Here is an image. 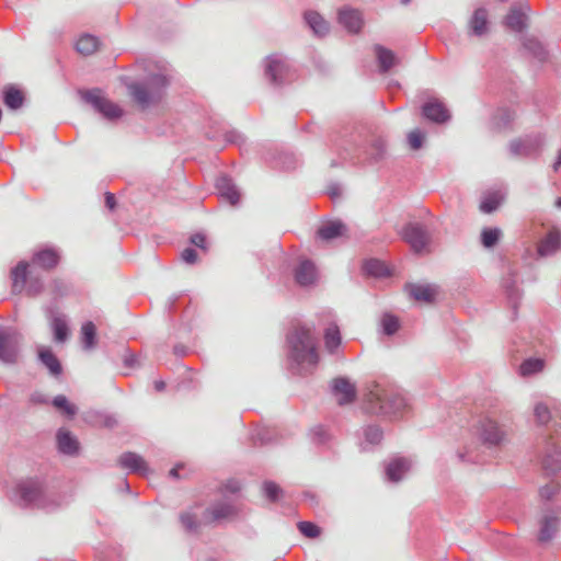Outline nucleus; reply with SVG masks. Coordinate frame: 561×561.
<instances>
[{"mask_svg":"<svg viewBox=\"0 0 561 561\" xmlns=\"http://www.w3.org/2000/svg\"><path fill=\"white\" fill-rule=\"evenodd\" d=\"M16 504L22 508H37L47 512L59 506L56 494L44 478L32 477L21 480L14 488Z\"/></svg>","mask_w":561,"mask_h":561,"instance_id":"nucleus-1","label":"nucleus"},{"mask_svg":"<svg viewBox=\"0 0 561 561\" xmlns=\"http://www.w3.org/2000/svg\"><path fill=\"white\" fill-rule=\"evenodd\" d=\"M366 410L389 417L400 416L408 408L405 398L394 388L374 383L365 399Z\"/></svg>","mask_w":561,"mask_h":561,"instance_id":"nucleus-2","label":"nucleus"},{"mask_svg":"<svg viewBox=\"0 0 561 561\" xmlns=\"http://www.w3.org/2000/svg\"><path fill=\"white\" fill-rule=\"evenodd\" d=\"M169 83V78L162 71L152 72L142 78V117L161 113Z\"/></svg>","mask_w":561,"mask_h":561,"instance_id":"nucleus-3","label":"nucleus"},{"mask_svg":"<svg viewBox=\"0 0 561 561\" xmlns=\"http://www.w3.org/2000/svg\"><path fill=\"white\" fill-rule=\"evenodd\" d=\"M81 101L89 104L103 119L115 123L124 116V110L111 101L103 89L91 88L78 91Z\"/></svg>","mask_w":561,"mask_h":561,"instance_id":"nucleus-4","label":"nucleus"},{"mask_svg":"<svg viewBox=\"0 0 561 561\" xmlns=\"http://www.w3.org/2000/svg\"><path fill=\"white\" fill-rule=\"evenodd\" d=\"M290 345V356L298 364L316 365L318 354L316 342L309 329L305 327L296 328L288 336Z\"/></svg>","mask_w":561,"mask_h":561,"instance_id":"nucleus-5","label":"nucleus"},{"mask_svg":"<svg viewBox=\"0 0 561 561\" xmlns=\"http://www.w3.org/2000/svg\"><path fill=\"white\" fill-rule=\"evenodd\" d=\"M28 267L30 263L22 260L12 268V291L20 294L25 289L28 297H37L44 291L45 284L41 276L36 275L28 278Z\"/></svg>","mask_w":561,"mask_h":561,"instance_id":"nucleus-6","label":"nucleus"},{"mask_svg":"<svg viewBox=\"0 0 561 561\" xmlns=\"http://www.w3.org/2000/svg\"><path fill=\"white\" fill-rule=\"evenodd\" d=\"M263 70L265 80L275 88L287 84L295 78L288 60L278 54H272L264 59Z\"/></svg>","mask_w":561,"mask_h":561,"instance_id":"nucleus-7","label":"nucleus"},{"mask_svg":"<svg viewBox=\"0 0 561 561\" xmlns=\"http://www.w3.org/2000/svg\"><path fill=\"white\" fill-rule=\"evenodd\" d=\"M45 318L49 323L53 340L57 344L66 343L70 337L69 319L67 314L59 311L55 301H50L43 307Z\"/></svg>","mask_w":561,"mask_h":561,"instance_id":"nucleus-8","label":"nucleus"},{"mask_svg":"<svg viewBox=\"0 0 561 561\" xmlns=\"http://www.w3.org/2000/svg\"><path fill=\"white\" fill-rule=\"evenodd\" d=\"M240 508L231 501L220 500L211 503L203 512L204 525L221 524L238 517Z\"/></svg>","mask_w":561,"mask_h":561,"instance_id":"nucleus-9","label":"nucleus"},{"mask_svg":"<svg viewBox=\"0 0 561 561\" xmlns=\"http://www.w3.org/2000/svg\"><path fill=\"white\" fill-rule=\"evenodd\" d=\"M543 141L545 137L541 134L526 135L512 139L508 142V150L513 157L527 158L539 153Z\"/></svg>","mask_w":561,"mask_h":561,"instance_id":"nucleus-10","label":"nucleus"},{"mask_svg":"<svg viewBox=\"0 0 561 561\" xmlns=\"http://www.w3.org/2000/svg\"><path fill=\"white\" fill-rule=\"evenodd\" d=\"M60 257L61 255L57 248L42 245L33 251L28 263L34 267L49 272L58 266Z\"/></svg>","mask_w":561,"mask_h":561,"instance_id":"nucleus-11","label":"nucleus"},{"mask_svg":"<svg viewBox=\"0 0 561 561\" xmlns=\"http://www.w3.org/2000/svg\"><path fill=\"white\" fill-rule=\"evenodd\" d=\"M401 236L415 253H422L430 242L428 231L423 225L417 222L408 224L403 228Z\"/></svg>","mask_w":561,"mask_h":561,"instance_id":"nucleus-12","label":"nucleus"},{"mask_svg":"<svg viewBox=\"0 0 561 561\" xmlns=\"http://www.w3.org/2000/svg\"><path fill=\"white\" fill-rule=\"evenodd\" d=\"M56 447L60 455L77 457L80 454V442L77 436L66 427L56 431Z\"/></svg>","mask_w":561,"mask_h":561,"instance_id":"nucleus-13","label":"nucleus"},{"mask_svg":"<svg viewBox=\"0 0 561 561\" xmlns=\"http://www.w3.org/2000/svg\"><path fill=\"white\" fill-rule=\"evenodd\" d=\"M332 393L340 405L348 404L356 399V387L348 378L339 377L332 381Z\"/></svg>","mask_w":561,"mask_h":561,"instance_id":"nucleus-14","label":"nucleus"},{"mask_svg":"<svg viewBox=\"0 0 561 561\" xmlns=\"http://www.w3.org/2000/svg\"><path fill=\"white\" fill-rule=\"evenodd\" d=\"M538 525V541L541 543L549 542L553 539L559 529L560 518L554 513L546 511L539 518Z\"/></svg>","mask_w":561,"mask_h":561,"instance_id":"nucleus-15","label":"nucleus"},{"mask_svg":"<svg viewBox=\"0 0 561 561\" xmlns=\"http://www.w3.org/2000/svg\"><path fill=\"white\" fill-rule=\"evenodd\" d=\"M489 31V12L485 8H478L468 20V33L471 36L482 37L486 35Z\"/></svg>","mask_w":561,"mask_h":561,"instance_id":"nucleus-16","label":"nucleus"},{"mask_svg":"<svg viewBox=\"0 0 561 561\" xmlns=\"http://www.w3.org/2000/svg\"><path fill=\"white\" fill-rule=\"evenodd\" d=\"M422 114L428 121L437 124L446 123L450 118V113L448 108L442 101L437 99L427 101L422 106Z\"/></svg>","mask_w":561,"mask_h":561,"instance_id":"nucleus-17","label":"nucleus"},{"mask_svg":"<svg viewBox=\"0 0 561 561\" xmlns=\"http://www.w3.org/2000/svg\"><path fill=\"white\" fill-rule=\"evenodd\" d=\"M405 289L414 300L425 304L434 302L438 295V287L432 284H409Z\"/></svg>","mask_w":561,"mask_h":561,"instance_id":"nucleus-18","label":"nucleus"},{"mask_svg":"<svg viewBox=\"0 0 561 561\" xmlns=\"http://www.w3.org/2000/svg\"><path fill=\"white\" fill-rule=\"evenodd\" d=\"M19 348L15 341L5 332L0 331V363L13 365L18 362Z\"/></svg>","mask_w":561,"mask_h":561,"instance_id":"nucleus-19","label":"nucleus"},{"mask_svg":"<svg viewBox=\"0 0 561 561\" xmlns=\"http://www.w3.org/2000/svg\"><path fill=\"white\" fill-rule=\"evenodd\" d=\"M339 23L350 33H358L363 26V15L358 10L343 8L337 14Z\"/></svg>","mask_w":561,"mask_h":561,"instance_id":"nucleus-20","label":"nucleus"},{"mask_svg":"<svg viewBox=\"0 0 561 561\" xmlns=\"http://www.w3.org/2000/svg\"><path fill=\"white\" fill-rule=\"evenodd\" d=\"M37 358L53 377H59L62 374V365L50 347L41 346Z\"/></svg>","mask_w":561,"mask_h":561,"instance_id":"nucleus-21","label":"nucleus"},{"mask_svg":"<svg viewBox=\"0 0 561 561\" xmlns=\"http://www.w3.org/2000/svg\"><path fill=\"white\" fill-rule=\"evenodd\" d=\"M295 279L304 287L314 285L318 279V272L313 262L310 260L301 261L295 271Z\"/></svg>","mask_w":561,"mask_h":561,"instance_id":"nucleus-22","label":"nucleus"},{"mask_svg":"<svg viewBox=\"0 0 561 561\" xmlns=\"http://www.w3.org/2000/svg\"><path fill=\"white\" fill-rule=\"evenodd\" d=\"M561 247V232L553 228L539 242L537 252L539 256H548L556 253Z\"/></svg>","mask_w":561,"mask_h":561,"instance_id":"nucleus-23","label":"nucleus"},{"mask_svg":"<svg viewBox=\"0 0 561 561\" xmlns=\"http://www.w3.org/2000/svg\"><path fill=\"white\" fill-rule=\"evenodd\" d=\"M505 437V433L500 428L496 422L486 420L482 423L481 438L484 444L490 446L500 445Z\"/></svg>","mask_w":561,"mask_h":561,"instance_id":"nucleus-24","label":"nucleus"},{"mask_svg":"<svg viewBox=\"0 0 561 561\" xmlns=\"http://www.w3.org/2000/svg\"><path fill=\"white\" fill-rule=\"evenodd\" d=\"M2 101L8 108L16 111L23 106L25 96L18 87L8 84L2 90Z\"/></svg>","mask_w":561,"mask_h":561,"instance_id":"nucleus-25","label":"nucleus"},{"mask_svg":"<svg viewBox=\"0 0 561 561\" xmlns=\"http://www.w3.org/2000/svg\"><path fill=\"white\" fill-rule=\"evenodd\" d=\"M505 25L514 32H523L527 26V15L522 5L512 7L505 16Z\"/></svg>","mask_w":561,"mask_h":561,"instance_id":"nucleus-26","label":"nucleus"},{"mask_svg":"<svg viewBox=\"0 0 561 561\" xmlns=\"http://www.w3.org/2000/svg\"><path fill=\"white\" fill-rule=\"evenodd\" d=\"M216 187L220 196L226 198L231 205H237L239 203L240 193L231 179L220 176L216 182Z\"/></svg>","mask_w":561,"mask_h":561,"instance_id":"nucleus-27","label":"nucleus"},{"mask_svg":"<svg viewBox=\"0 0 561 561\" xmlns=\"http://www.w3.org/2000/svg\"><path fill=\"white\" fill-rule=\"evenodd\" d=\"M306 23L312 30L314 35L323 37L330 32V24L324 18L316 11H307L304 15Z\"/></svg>","mask_w":561,"mask_h":561,"instance_id":"nucleus-28","label":"nucleus"},{"mask_svg":"<svg viewBox=\"0 0 561 561\" xmlns=\"http://www.w3.org/2000/svg\"><path fill=\"white\" fill-rule=\"evenodd\" d=\"M80 340L83 350H93L98 344V330L93 321H85L81 325Z\"/></svg>","mask_w":561,"mask_h":561,"instance_id":"nucleus-29","label":"nucleus"},{"mask_svg":"<svg viewBox=\"0 0 561 561\" xmlns=\"http://www.w3.org/2000/svg\"><path fill=\"white\" fill-rule=\"evenodd\" d=\"M410 461L405 458H397L390 461L386 468V474L392 482H399L410 469Z\"/></svg>","mask_w":561,"mask_h":561,"instance_id":"nucleus-30","label":"nucleus"},{"mask_svg":"<svg viewBox=\"0 0 561 561\" xmlns=\"http://www.w3.org/2000/svg\"><path fill=\"white\" fill-rule=\"evenodd\" d=\"M100 46V41L96 36L84 33L76 42V50L83 56H90L94 54Z\"/></svg>","mask_w":561,"mask_h":561,"instance_id":"nucleus-31","label":"nucleus"},{"mask_svg":"<svg viewBox=\"0 0 561 561\" xmlns=\"http://www.w3.org/2000/svg\"><path fill=\"white\" fill-rule=\"evenodd\" d=\"M376 57L381 72H388L399 60L396 54L380 45L375 46Z\"/></svg>","mask_w":561,"mask_h":561,"instance_id":"nucleus-32","label":"nucleus"},{"mask_svg":"<svg viewBox=\"0 0 561 561\" xmlns=\"http://www.w3.org/2000/svg\"><path fill=\"white\" fill-rule=\"evenodd\" d=\"M346 232L347 227L342 221H331L318 230V236L325 241H330L345 236Z\"/></svg>","mask_w":561,"mask_h":561,"instance_id":"nucleus-33","label":"nucleus"},{"mask_svg":"<svg viewBox=\"0 0 561 561\" xmlns=\"http://www.w3.org/2000/svg\"><path fill=\"white\" fill-rule=\"evenodd\" d=\"M524 48L540 61L547 59L548 53L542 43L535 36H524L522 38Z\"/></svg>","mask_w":561,"mask_h":561,"instance_id":"nucleus-34","label":"nucleus"},{"mask_svg":"<svg viewBox=\"0 0 561 561\" xmlns=\"http://www.w3.org/2000/svg\"><path fill=\"white\" fill-rule=\"evenodd\" d=\"M505 198V194L500 191H493L484 194L481 203L480 210L485 214H491L499 208Z\"/></svg>","mask_w":561,"mask_h":561,"instance_id":"nucleus-35","label":"nucleus"},{"mask_svg":"<svg viewBox=\"0 0 561 561\" xmlns=\"http://www.w3.org/2000/svg\"><path fill=\"white\" fill-rule=\"evenodd\" d=\"M542 466L550 472H557L561 469V451L554 445H550L542 459Z\"/></svg>","mask_w":561,"mask_h":561,"instance_id":"nucleus-36","label":"nucleus"},{"mask_svg":"<svg viewBox=\"0 0 561 561\" xmlns=\"http://www.w3.org/2000/svg\"><path fill=\"white\" fill-rule=\"evenodd\" d=\"M53 407L66 415L68 419H73L78 413V407L70 402L65 394H58L51 400Z\"/></svg>","mask_w":561,"mask_h":561,"instance_id":"nucleus-37","label":"nucleus"},{"mask_svg":"<svg viewBox=\"0 0 561 561\" xmlns=\"http://www.w3.org/2000/svg\"><path fill=\"white\" fill-rule=\"evenodd\" d=\"M90 422L94 426L112 430L117 425V420L114 414L96 411L89 415Z\"/></svg>","mask_w":561,"mask_h":561,"instance_id":"nucleus-38","label":"nucleus"},{"mask_svg":"<svg viewBox=\"0 0 561 561\" xmlns=\"http://www.w3.org/2000/svg\"><path fill=\"white\" fill-rule=\"evenodd\" d=\"M364 271L375 277H382L389 275V270L386 264L379 260L371 259L365 262Z\"/></svg>","mask_w":561,"mask_h":561,"instance_id":"nucleus-39","label":"nucleus"},{"mask_svg":"<svg viewBox=\"0 0 561 561\" xmlns=\"http://www.w3.org/2000/svg\"><path fill=\"white\" fill-rule=\"evenodd\" d=\"M545 367V362L541 358H528L524 360L519 367L520 375L526 377L541 371Z\"/></svg>","mask_w":561,"mask_h":561,"instance_id":"nucleus-40","label":"nucleus"},{"mask_svg":"<svg viewBox=\"0 0 561 561\" xmlns=\"http://www.w3.org/2000/svg\"><path fill=\"white\" fill-rule=\"evenodd\" d=\"M119 80L122 84L126 87L128 94L131 96L133 101L137 104H140V80L131 79L128 76H121Z\"/></svg>","mask_w":561,"mask_h":561,"instance_id":"nucleus-41","label":"nucleus"},{"mask_svg":"<svg viewBox=\"0 0 561 561\" xmlns=\"http://www.w3.org/2000/svg\"><path fill=\"white\" fill-rule=\"evenodd\" d=\"M325 347L330 353H334L341 344V334L336 325L329 327L324 335Z\"/></svg>","mask_w":561,"mask_h":561,"instance_id":"nucleus-42","label":"nucleus"},{"mask_svg":"<svg viewBox=\"0 0 561 561\" xmlns=\"http://www.w3.org/2000/svg\"><path fill=\"white\" fill-rule=\"evenodd\" d=\"M182 526L190 533H197L199 527L204 525L203 517L197 519V516L191 512H183L180 515Z\"/></svg>","mask_w":561,"mask_h":561,"instance_id":"nucleus-43","label":"nucleus"},{"mask_svg":"<svg viewBox=\"0 0 561 561\" xmlns=\"http://www.w3.org/2000/svg\"><path fill=\"white\" fill-rule=\"evenodd\" d=\"M50 286H51V293L55 296L53 301H55L56 304H57V301H56L57 298L66 297V296L70 295V293L72 290L71 284L66 282L62 278H54L51 280Z\"/></svg>","mask_w":561,"mask_h":561,"instance_id":"nucleus-44","label":"nucleus"},{"mask_svg":"<svg viewBox=\"0 0 561 561\" xmlns=\"http://www.w3.org/2000/svg\"><path fill=\"white\" fill-rule=\"evenodd\" d=\"M514 119V113L507 108H501L493 117V125L497 130L506 128Z\"/></svg>","mask_w":561,"mask_h":561,"instance_id":"nucleus-45","label":"nucleus"},{"mask_svg":"<svg viewBox=\"0 0 561 561\" xmlns=\"http://www.w3.org/2000/svg\"><path fill=\"white\" fill-rule=\"evenodd\" d=\"M121 465L128 468L134 473H140V455L135 453H124L121 456Z\"/></svg>","mask_w":561,"mask_h":561,"instance_id":"nucleus-46","label":"nucleus"},{"mask_svg":"<svg viewBox=\"0 0 561 561\" xmlns=\"http://www.w3.org/2000/svg\"><path fill=\"white\" fill-rule=\"evenodd\" d=\"M502 234L499 228H485L481 232V242L485 248H493L500 240Z\"/></svg>","mask_w":561,"mask_h":561,"instance_id":"nucleus-47","label":"nucleus"},{"mask_svg":"<svg viewBox=\"0 0 561 561\" xmlns=\"http://www.w3.org/2000/svg\"><path fill=\"white\" fill-rule=\"evenodd\" d=\"M263 491L265 496L272 502H276L283 496L282 488L273 481H265L263 483Z\"/></svg>","mask_w":561,"mask_h":561,"instance_id":"nucleus-48","label":"nucleus"},{"mask_svg":"<svg viewBox=\"0 0 561 561\" xmlns=\"http://www.w3.org/2000/svg\"><path fill=\"white\" fill-rule=\"evenodd\" d=\"M381 327L385 334L392 335L399 329V319L392 314L385 313L381 318Z\"/></svg>","mask_w":561,"mask_h":561,"instance_id":"nucleus-49","label":"nucleus"},{"mask_svg":"<svg viewBox=\"0 0 561 561\" xmlns=\"http://www.w3.org/2000/svg\"><path fill=\"white\" fill-rule=\"evenodd\" d=\"M536 422L540 425H546L551 420V412L543 403H537L534 409Z\"/></svg>","mask_w":561,"mask_h":561,"instance_id":"nucleus-50","label":"nucleus"},{"mask_svg":"<svg viewBox=\"0 0 561 561\" xmlns=\"http://www.w3.org/2000/svg\"><path fill=\"white\" fill-rule=\"evenodd\" d=\"M298 529L304 536L308 538H317L321 534L320 527L311 522H299Z\"/></svg>","mask_w":561,"mask_h":561,"instance_id":"nucleus-51","label":"nucleus"},{"mask_svg":"<svg viewBox=\"0 0 561 561\" xmlns=\"http://www.w3.org/2000/svg\"><path fill=\"white\" fill-rule=\"evenodd\" d=\"M424 139L425 134L419 128L413 129L408 134V144L413 150H419L423 146Z\"/></svg>","mask_w":561,"mask_h":561,"instance_id":"nucleus-52","label":"nucleus"},{"mask_svg":"<svg viewBox=\"0 0 561 561\" xmlns=\"http://www.w3.org/2000/svg\"><path fill=\"white\" fill-rule=\"evenodd\" d=\"M365 437L369 443L378 444L382 438V431L378 426H368L365 430Z\"/></svg>","mask_w":561,"mask_h":561,"instance_id":"nucleus-53","label":"nucleus"},{"mask_svg":"<svg viewBox=\"0 0 561 561\" xmlns=\"http://www.w3.org/2000/svg\"><path fill=\"white\" fill-rule=\"evenodd\" d=\"M311 436H312L313 442H316L318 444L324 443L329 437L325 428L321 425L314 426L311 430Z\"/></svg>","mask_w":561,"mask_h":561,"instance_id":"nucleus-54","label":"nucleus"},{"mask_svg":"<svg viewBox=\"0 0 561 561\" xmlns=\"http://www.w3.org/2000/svg\"><path fill=\"white\" fill-rule=\"evenodd\" d=\"M558 490L559 485L557 483H549L540 489L539 494L542 500H551Z\"/></svg>","mask_w":561,"mask_h":561,"instance_id":"nucleus-55","label":"nucleus"},{"mask_svg":"<svg viewBox=\"0 0 561 561\" xmlns=\"http://www.w3.org/2000/svg\"><path fill=\"white\" fill-rule=\"evenodd\" d=\"M182 260L187 264H194L197 262V252L192 248H186L181 253Z\"/></svg>","mask_w":561,"mask_h":561,"instance_id":"nucleus-56","label":"nucleus"},{"mask_svg":"<svg viewBox=\"0 0 561 561\" xmlns=\"http://www.w3.org/2000/svg\"><path fill=\"white\" fill-rule=\"evenodd\" d=\"M104 204H105V207L110 211L113 213L117 208V205H118L115 194H113L112 192L106 191L104 193Z\"/></svg>","mask_w":561,"mask_h":561,"instance_id":"nucleus-57","label":"nucleus"},{"mask_svg":"<svg viewBox=\"0 0 561 561\" xmlns=\"http://www.w3.org/2000/svg\"><path fill=\"white\" fill-rule=\"evenodd\" d=\"M191 242L206 251V237L203 233H195L191 237Z\"/></svg>","mask_w":561,"mask_h":561,"instance_id":"nucleus-58","label":"nucleus"},{"mask_svg":"<svg viewBox=\"0 0 561 561\" xmlns=\"http://www.w3.org/2000/svg\"><path fill=\"white\" fill-rule=\"evenodd\" d=\"M117 492H124L131 494L130 484L126 479H121L116 485ZM134 497L138 496V493H133Z\"/></svg>","mask_w":561,"mask_h":561,"instance_id":"nucleus-59","label":"nucleus"},{"mask_svg":"<svg viewBox=\"0 0 561 561\" xmlns=\"http://www.w3.org/2000/svg\"><path fill=\"white\" fill-rule=\"evenodd\" d=\"M30 401L34 404H47L48 398L46 394L36 391L31 394Z\"/></svg>","mask_w":561,"mask_h":561,"instance_id":"nucleus-60","label":"nucleus"},{"mask_svg":"<svg viewBox=\"0 0 561 561\" xmlns=\"http://www.w3.org/2000/svg\"><path fill=\"white\" fill-rule=\"evenodd\" d=\"M328 194L332 199L340 198L342 195L341 186L336 183H332L328 186Z\"/></svg>","mask_w":561,"mask_h":561,"instance_id":"nucleus-61","label":"nucleus"},{"mask_svg":"<svg viewBox=\"0 0 561 561\" xmlns=\"http://www.w3.org/2000/svg\"><path fill=\"white\" fill-rule=\"evenodd\" d=\"M240 489H241V485L236 480L228 481L224 486V490L227 492H230V493H237L238 491H240Z\"/></svg>","mask_w":561,"mask_h":561,"instance_id":"nucleus-62","label":"nucleus"},{"mask_svg":"<svg viewBox=\"0 0 561 561\" xmlns=\"http://www.w3.org/2000/svg\"><path fill=\"white\" fill-rule=\"evenodd\" d=\"M560 168H561V148L558 150L556 161L552 164V169L554 172H558Z\"/></svg>","mask_w":561,"mask_h":561,"instance_id":"nucleus-63","label":"nucleus"},{"mask_svg":"<svg viewBox=\"0 0 561 561\" xmlns=\"http://www.w3.org/2000/svg\"><path fill=\"white\" fill-rule=\"evenodd\" d=\"M165 388V382L163 380H157L154 381V389L158 391V392H161L163 391Z\"/></svg>","mask_w":561,"mask_h":561,"instance_id":"nucleus-64","label":"nucleus"}]
</instances>
